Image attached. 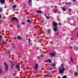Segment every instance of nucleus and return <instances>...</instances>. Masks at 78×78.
Returning a JSON list of instances; mask_svg holds the SVG:
<instances>
[{"instance_id": "f03ea898", "label": "nucleus", "mask_w": 78, "mask_h": 78, "mask_svg": "<svg viewBox=\"0 0 78 78\" xmlns=\"http://www.w3.org/2000/svg\"><path fill=\"white\" fill-rule=\"evenodd\" d=\"M58 23L55 22V21H53V26L55 27H57V25H58Z\"/></svg>"}, {"instance_id": "37998d69", "label": "nucleus", "mask_w": 78, "mask_h": 78, "mask_svg": "<svg viewBox=\"0 0 78 78\" xmlns=\"http://www.w3.org/2000/svg\"><path fill=\"white\" fill-rule=\"evenodd\" d=\"M39 72H40V73H41L42 71H39Z\"/></svg>"}, {"instance_id": "58836bf2", "label": "nucleus", "mask_w": 78, "mask_h": 78, "mask_svg": "<svg viewBox=\"0 0 78 78\" xmlns=\"http://www.w3.org/2000/svg\"><path fill=\"white\" fill-rule=\"evenodd\" d=\"M68 4H69V5H70V4H71V2H69Z\"/></svg>"}, {"instance_id": "5701e85b", "label": "nucleus", "mask_w": 78, "mask_h": 78, "mask_svg": "<svg viewBox=\"0 0 78 78\" xmlns=\"http://www.w3.org/2000/svg\"><path fill=\"white\" fill-rule=\"evenodd\" d=\"M70 60H71V62H73V59L72 58H71Z\"/></svg>"}, {"instance_id": "4be33fe9", "label": "nucleus", "mask_w": 78, "mask_h": 78, "mask_svg": "<svg viewBox=\"0 0 78 78\" xmlns=\"http://www.w3.org/2000/svg\"><path fill=\"white\" fill-rule=\"evenodd\" d=\"M46 19H50V18L48 16H46Z\"/></svg>"}, {"instance_id": "b1692460", "label": "nucleus", "mask_w": 78, "mask_h": 78, "mask_svg": "<svg viewBox=\"0 0 78 78\" xmlns=\"http://www.w3.org/2000/svg\"><path fill=\"white\" fill-rule=\"evenodd\" d=\"M51 66L53 67H55V64H51Z\"/></svg>"}, {"instance_id": "f3484780", "label": "nucleus", "mask_w": 78, "mask_h": 78, "mask_svg": "<svg viewBox=\"0 0 78 78\" xmlns=\"http://www.w3.org/2000/svg\"><path fill=\"white\" fill-rule=\"evenodd\" d=\"M74 75L76 76H78V73L76 72H75L74 73Z\"/></svg>"}, {"instance_id": "7c9ffc66", "label": "nucleus", "mask_w": 78, "mask_h": 78, "mask_svg": "<svg viewBox=\"0 0 78 78\" xmlns=\"http://www.w3.org/2000/svg\"><path fill=\"white\" fill-rule=\"evenodd\" d=\"M49 69H50V70H53V68H50Z\"/></svg>"}, {"instance_id": "72a5a7b5", "label": "nucleus", "mask_w": 78, "mask_h": 78, "mask_svg": "<svg viewBox=\"0 0 78 78\" xmlns=\"http://www.w3.org/2000/svg\"><path fill=\"white\" fill-rule=\"evenodd\" d=\"M58 25H61V23H58Z\"/></svg>"}, {"instance_id": "c85d7f7f", "label": "nucleus", "mask_w": 78, "mask_h": 78, "mask_svg": "<svg viewBox=\"0 0 78 78\" xmlns=\"http://www.w3.org/2000/svg\"><path fill=\"white\" fill-rule=\"evenodd\" d=\"M11 62L12 63V66H14V63H12V62Z\"/></svg>"}, {"instance_id": "a19ab883", "label": "nucleus", "mask_w": 78, "mask_h": 78, "mask_svg": "<svg viewBox=\"0 0 78 78\" xmlns=\"http://www.w3.org/2000/svg\"><path fill=\"white\" fill-rule=\"evenodd\" d=\"M8 54H10V51H8Z\"/></svg>"}, {"instance_id": "393cba45", "label": "nucleus", "mask_w": 78, "mask_h": 78, "mask_svg": "<svg viewBox=\"0 0 78 78\" xmlns=\"http://www.w3.org/2000/svg\"><path fill=\"white\" fill-rule=\"evenodd\" d=\"M40 56L41 57H44V55H43V54H41L40 55Z\"/></svg>"}, {"instance_id": "6ab92c4d", "label": "nucleus", "mask_w": 78, "mask_h": 78, "mask_svg": "<svg viewBox=\"0 0 78 78\" xmlns=\"http://www.w3.org/2000/svg\"><path fill=\"white\" fill-rule=\"evenodd\" d=\"M69 12H72V9H69Z\"/></svg>"}, {"instance_id": "39448f33", "label": "nucleus", "mask_w": 78, "mask_h": 78, "mask_svg": "<svg viewBox=\"0 0 78 78\" xmlns=\"http://www.w3.org/2000/svg\"><path fill=\"white\" fill-rule=\"evenodd\" d=\"M49 55H50L51 56H53V57H55V53H49Z\"/></svg>"}, {"instance_id": "09e8293b", "label": "nucleus", "mask_w": 78, "mask_h": 78, "mask_svg": "<svg viewBox=\"0 0 78 78\" xmlns=\"http://www.w3.org/2000/svg\"><path fill=\"white\" fill-rule=\"evenodd\" d=\"M40 75H41V74H40Z\"/></svg>"}, {"instance_id": "dca6fc26", "label": "nucleus", "mask_w": 78, "mask_h": 78, "mask_svg": "<svg viewBox=\"0 0 78 78\" xmlns=\"http://www.w3.org/2000/svg\"><path fill=\"white\" fill-rule=\"evenodd\" d=\"M40 50H42V49H43V48H42V46L41 45L40 46Z\"/></svg>"}, {"instance_id": "412c9836", "label": "nucleus", "mask_w": 78, "mask_h": 78, "mask_svg": "<svg viewBox=\"0 0 78 78\" xmlns=\"http://www.w3.org/2000/svg\"><path fill=\"white\" fill-rule=\"evenodd\" d=\"M0 73H2V70L0 68Z\"/></svg>"}, {"instance_id": "c9c22d12", "label": "nucleus", "mask_w": 78, "mask_h": 78, "mask_svg": "<svg viewBox=\"0 0 78 78\" xmlns=\"http://www.w3.org/2000/svg\"><path fill=\"white\" fill-rule=\"evenodd\" d=\"M37 12H38V13H39V11H37Z\"/></svg>"}, {"instance_id": "c756f323", "label": "nucleus", "mask_w": 78, "mask_h": 78, "mask_svg": "<svg viewBox=\"0 0 78 78\" xmlns=\"http://www.w3.org/2000/svg\"><path fill=\"white\" fill-rule=\"evenodd\" d=\"M17 27L18 28H19V24L17 25Z\"/></svg>"}, {"instance_id": "a878e982", "label": "nucleus", "mask_w": 78, "mask_h": 78, "mask_svg": "<svg viewBox=\"0 0 78 78\" xmlns=\"http://www.w3.org/2000/svg\"><path fill=\"white\" fill-rule=\"evenodd\" d=\"M57 12V11L56 10H55V11H54V13H56V12Z\"/></svg>"}, {"instance_id": "79ce46f5", "label": "nucleus", "mask_w": 78, "mask_h": 78, "mask_svg": "<svg viewBox=\"0 0 78 78\" xmlns=\"http://www.w3.org/2000/svg\"><path fill=\"white\" fill-rule=\"evenodd\" d=\"M76 0H73V2H75Z\"/></svg>"}, {"instance_id": "49530a36", "label": "nucleus", "mask_w": 78, "mask_h": 78, "mask_svg": "<svg viewBox=\"0 0 78 78\" xmlns=\"http://www.w3.org/2000/svg\"><path fill=\"white\" fill-rule=\"evenodd\" d=\"M58 78H61V77H58Z\"/></svg>"}, {"instance_id": "9b49d317", "label": "nucleus", "mask_w": 78, "mask_h": 78, "mask_svg": "<svg viewBox=\"0 0 78 78\" xmlns=\"http://www.w3.org/2000/svg\"><path fill=\"white\" fill-rule=\"evenodd\" d=\"M48 34L50 33V30L49 29H48Z\"/></svg>"}, {"instance_id": "423d86ee", "label": "nucleus", "mask_w": 78, "mask_h": 78, "mask_svg": "<svg viewBox=\"0 0 78 78\" xmlns=\"http://www.w3.org/2000/svg\"><path fill=\"white\" fill-rule=\"evenodd\" d=\"M5 68H6V69H8V65L6 63H5Z\"/></svg>"}, {"instance_id": "c03bdc74", "label": "nucleus", "mask_w": 78, "mask_h": 78, "mask_svg": "<svg viewBox=\"0 0 78 78\" xmlns=\"http://www.w3.org/2000/svg\"><path fill=\"white\" fill-rule=\"evenodd\" d=\"M2 17V16L0 15V18Z\"/></svg>"}, {"instance_id": "f8f14e48", "label": "nucleus", "mask_w": 78, "mask_h": 78, "mask_svg": "<svg viewBox=\"0 0 78 78\" xmlns=\"http://www.w3.org/2000/svg\"><path fill=\"white\" fill-rule=\"evenodd\" d=\"M16 66L17 69H20V66H19L17 65H16Z\"/></svg>"}, {"instance_id": "20e7f679", "label": "nucleus", "mask_w": 78, "mask_h": 78, "mask_svg": "<svg viewBox=\"0 0 78 78\" xmlns=\"http://www.w3.org/2000/svg\"><path fill=\"white\" fill-rule=\"evenodd\" d=\"M53 29L54 31L56 32L58 31V28H57V27H53Z\"/></svg>"}, {"instance_id": "de8ad7c7", "label": "nucleus", "mask_w": 78, "mask_h": 78, "mask_svg": "<svg viewBox=\"0 0 78 78\" xmlns=\"http://www.w3.org/2000/svg\"><path fill=\"white\" fill-rule=\"evenodd\" d=\"M0 39H2V37H0Z\"/></svg>"}, {"instance_id": "4c0bfd02", "label": "nucleus", "mask_w": 78, "mask_h": 78, "mask_svg": "<svg viewBox=\"0 0 78 78\" xmlns=\"http://www.w3.org/2000/svg\"><path fill=\"white\" fill-rule=\"evenodd\" d=\"M61 68L60 67H59V69H58V71L59 70H61Z\"/></svg>"}, {"instance_id": "2f4dec72", "label": "nucleus", "mask_w": 78, "mask_h": 78, "mask_svg": "<svg viewBox=\"0 0 78 78\" xmlns=\"http://www.w3.org/2000/svg\"><path fill=\"white\" fill-rule=\"evenodd\" d=\"M27 22H30V20H29V19L27 20Z\"/></svg>"}, {"instance_id": "6e6552de", "label": "nucleus", "mask_w": 78, "mask_h": 78, "mask_svg": "<svg viewBox=\"0 0 78 78\" xmlns=\"http://www.w3.org/2000/svg\"><path fill=\"white\" fill-rule=\"evenodd\" d=\"M0 2L2 4H4L5 2V1L4 0H0Z\"/></svg>"}, {"instance_id": "ea45409f", "label": "nucleus", "mask_w": 78, "mask_h": 78, "mask_svg": "<svg viewBox=\"0 0 78 78\" xmlns=\"http://www.w3.org/2000/svg\"><path fill=\"white\" fill-rule=\"evenodd\" d=\"M22 24H23V25H25V23H23Z\"/></svg>"}, {"instance_id": "f257e3e1", "label": "nucleus", "mask_w": 78, "mask_h": 78, "mask_svg": "<svg viewBox=\"0 0 78 78\" xmlns=\"http://www.w3.org/2000/svg\"><path fill=\"white\" fill-rule=\"evenodd\" d=\"M65 70V68L64 67H63L62 69H59V70L58 71L59 73H64V71Z\"/></svg>"}, {"instance_id": "e433bc0d", "label": "nucleus", "mask_w": 78, "mask_h": 78, "mask_svg": "<svg viewBox=\"0 0 78 78\" xmlns=\"http://www.w3.org/2000/svg\"><path fill=\"white\" fill-rule=\"evenodd\" d=\"M44 15L45 16H46V17L47 16V15H46V14H45V13L44 14Z\"/></svg>"}, {"instance_id": "a18cd8bd", "label": "nucleus", "mask_w": 78, "mask_h": 78, "mask_svg": "<svg viewBox=\"0 0 78 78\" xmlns=\"http://www.w3.org/2000/svg\"><path fill=\"white\" fill-rule=\"evenodd\" d=\"M76 49H78V47H76Z\"/></svg>"}, {"instance_id": "473e14b6", "label": "nucleus", "mask_w": 78, "mask_h": 78, "mask_svg": "<svg viewBox=\"0 0 78 78\" xmlns=\"http://www.w3.org/2000/svg\"><path fill=\"white\" fill-rule=\"evenodd\" d=\"M39 13L40 14L42 13V11H41V10H39Z\"/></svg>"}, {"instance_id": "bb28decb", "label": "nucleus", "mask_w": 78, "mask_h": 78, "mask_svg": "<svg viewBox=\"0 0 78 78\" xmlns=\"http://www.w3.org/2000/svg\"><path fill=\"white\" fill-rule=\"evenodd\" d=\"M63 66H64V65H63V64H62L61 65V68H62V67H63Z\"/></svg>"}, {"instance_id": "cd10ccee", "label": "nucleus", "mask_w": 78, "mask_h": 78, "mask_svg": "<svg viewBox=\"0 0 78 78\" xmlns=\"http://www.w3.org/2000/svg\"><path fill=\"white\" fill-rule=\"evenodd\" d=\"M29 44H30V38H29Z\"/></svg>"}, {"instance_id": "0eeeda50", "label": "nucleus", "mask_w": 78, "mask_h": 78, "mask_svg": "<svg viewBox=\"0 0 78 78\" xmlns=\"http://www.w3.org/2000/svg\"><path fill=\"white\" fill-rule=\"evenodd\" d=\"M37 68H38V65H37V64H36L35 65V67L34 68V69L35 70H36L37 69Z\"/></svg>"}, {"instance_id": "4468645a", "label": "nucleus", "mask_w": 78, "mask_h": 78, "mask_svg": "<svg viewBox=\"0 0 78 78\" xmlns=\"http://www.w3.org/2000/svg\"><path fill=\"white\" fill-rule=\"evenodd\" d=\"M48 61L49 63H50L51 62V61L50 60V59H48Z\"/></svg>"}, {"instance_id": "2eb2a0df", "label": "nucleus", "mask_w": 78, "mask_h": 78, "mask_svg": "<svg viewBox=\"0 0 78 78\" xmlns=\"http://www.w3.org/2000/svg\"><path fill=\"white\" fill-rule=\"evenodd\" d=\"M62 9L63 10V11H66V9L63 8V7H62Z\"/></svg>"}, {"instance_id": "7ed1b4c3", "label": "nucleus", "mask_w": 78, "mask_h": 78, "mask_svg": "<svg viewBox=\"0 0 78 78\" xmlns=\"http://www.w3.org/2000/svg\"><path fill=\"white\" fill-rule=\"evenodd\" d=\"M11 20H12V21L13 20H16L17 21V18L16 17H12L11 18Z\"/></svg>"}, {"instance_id": "ddd939ff", "label": "nucleus", "mask_w": 78, "mask_h": 78, "mask_svg": "<svg viewBox=\"0 0 78 78\" xmlns=\"http://www.w3.org/2000/svg\"><path fill=\"white\" fill-rule=\"evenodd\" d=\"M28 3L29 5H30L31 3V0H29L28 1Z\"/></svg>"}, {"instance_id": "f704fd0d", "label": "nucleus", "mask_w": 78, "mask_h": 78, "mask_svg": "<svg viewBox=\"0 0 78 78\" xmlns=\"http://www.w3.org/2000/svg\"><path fill=\"white\" fill-rule=\"evenodd\" d=\"M59 34L58 33V32H57V34H56V35L57 36H58V35Z\"/></svg>"}, {"instance_id": "9d476101", "label": "nucleus", "mask_w": 78, "mask_h": 78, "mask_svg": "<svg viewBox=\"0 0 78 78\" xmlns=\"http://www.w3.org/2000/svg\"><path fill=\"white\" fill-rule=\"evenodd\" d=\"M17 38L18 40H22V38H21L20 36H18Z\"/></svg>"}, {"instance_id": "aec40b11", "label": "nucleus", "mask_w": 78, "mask_h": 78, "mask_svg": "<svg viewBox=\"0 0 78 78\" xmlns=\"http://www.w3.org/2000/svg\"><path fill=\"white\" fill-rule=\"evenodd\" d=\"M49 74H47L46 76V77H47V78H48L49 77Z\"/></svg>"}, {"instance_id": "a211bd4d", "label": "nucleus", "mask_w": 78, "mask_h": 78, "mask_svg": "<svg viewBox=\"0 0 78 78\" xmlns=\"http://www.w3.org/2000/svg\"><path fill=\"white\" fill-rule=\"evenodd\" d=\"M3 11V9L1 8H0V12H2Z\"/></svg>"}, {"instance_id": "1a4fd4ad", "label": "nucleus", "mask_w": 78, "mask_h": 78, "mask_svg": "<svg viewBox=\"0 0 78 78\" xmlns=\"http://www.w3.org/2000/svg\"><path fill=\"white\" fill-rule=\"evenodd\" d=\"M17 6L16 5H13L12 6V8L13 9H15L16 8Z\"/></svg>"}]
</instances>
